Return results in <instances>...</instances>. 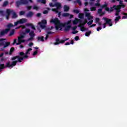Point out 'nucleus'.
I'll list each match as a JSON object with an SVG mask.
<instances>
[{
  "instance_id": "nucleus-21",
  "label": "nucleus",
  "mask_w": 127,
  "mask_h": 127,
  "mask_svg": "<svg viewBox=\"0 0 127 127\" xmlns=\"http://www.w3.org/2000/svg\"><path fill=\"white\" fill-rule=\"evenodd\" d=\"M17 62H18V61H14L12 62L11 64V68H13V67H14V66H15L17 64Z\"/></svg>"
},
{
  "instance_id": "nucleus-5",
  "label": "nucleus",
  "mask_w": 127,
  "mask_h": 127,
  "mask_svg": "<svg viewBox=\"0 0 127 127\" xmlns=\"http://www.w3.org/2000/svg\"><path fill=\"white\" fill-rule=\"evenodd\" d=\"M47 24V21L45 19L42 20L41 22L38 23L41 29H44L45 26Z\"/></svg>"
},
{
  "instance_id": "nucleus-43",
  "label": "nucleus",
  "mask_w": 127,
  "mask_h": 127,
  "mask_svg": "<svg viewBox=\"0 0 127 127\" xmlns=\"http://www.w3.org/2000/svg\"><path fill=\"white\" fill-rule=\"evenodd\" d=\"M78 27L81 28H80L81 31H82V32L85 31V30L84 29V27H85L82 26H78Z\"/></svg>"
},
{
  "instance_id": "nucleus-9",
  "label": "nucleus",
  "mask_w": 127,
  "mask_h": 127,
  "mask_svg": "<svg viewBox=\"0 0 127 127\" xmlns=\"http://www.w3.org/2000/svg\"><path fill=\"white\" fill-rule=\"evenodd\" d=\"M19 55L21 57H23V59H27V58H28V56L25 54L23 52H19Z\"/></svg>"
},
{
  "instance_id": "nucleus-38",
  "label": "nucleus",
  "mask_w": 127,
  "mask_h": 127,
  "mask_svg": "<svg viewBox=\"0 0 127 127\" xmlns=\"http://www.w3.org/2000/svg\"><path fill=\"white\" fill-rule=\"evenodd\" d=\"M73 12H74V13H76L77 14H78V13H80V11L78 9H73Z\"/></svg>"
},
{
  "instance_id": "nucleus-32",
  "label": "nucleus",
  "mask_w": 127,
  "mask_h": 127,
  "mask_svg": "<svg viewBox=\"0 0 127 127\" xmlns=\"http://www.w3.org/2000/svg\"><path fill=\"white\" fill-rule=\"evenodd\" d=\"M31 50H32V49L29 48L28 50H27L25 54H26V55H27L28 54H30V53H29V51H31Z\"/></svg>"
},
{
  "instance_id": "nucleus-50",
  "label": "nucleus",
  "mask_w": 127,
  "mask_h": 127,
  "mask_svg": "<svg viewBox=\"0 0 127 127\" xmlns=\"http://www.w3.org/2000/svg\"><path fill=\"white\" fill-rule=\"evenodd\" d=\"M80 39V38H79V36H76L74 38V40H75V41H78V40H79Z\"/></svg>"
},
{
  "instance_id": "nucleus-39",
  "label": "nucleus",
  "mask_w": 127,
  "mask_h": 127,
  "mask_svg": "<svg viewBox=\"0 0 127 127\" xmlns=\"http://www.w3.org/2000/svg\"><path fill=\"white\" fill-rule=\"evenodd\" d=\"M18 58H19V56H17L12 57L11 59L13 61L14 60H16V59H18Z\"/></svg>"
},
{
  "instance_id": "nucleus-52",
  "label": "nucleus",
  "mask_w": 127,
  "mask_h": 127,
  "mask_svg": "<svg viewBox=\"0 0 127 127\" xmlns=\"http://www.w3.org/2000/svg\"><path fill=\"white\" fill-rule=\"evenodd\" d=\"M99 21H100V18H95V23H98V22H99Z\"/></svg>"
},
{
  "instance_id": "nucleus-61",
  "label": "nucleus",
  "mask_w": 127,
  "mask_h": 127,
  "mask_svg": "<svg viewBox=\"0 0 127 127\" xmlns=\"http://www.w3.org/2000/svg\"><path fill=\"white\" fill-rule=\"evenodd\" d=\"M95 6H101V4L100 3L97 2L94 4Z\"/></svg>"
},
{
  "instance_id": "nucleus-37",
  "label": "nucleus",
  "mask_w": 127,
  "mask_h": 127,
  "mask_svg": "<svg viewBox=\"0 0 127 127\" xmlns=\"http://www.w3.org/2000/svg\"><path fill=\"white\" fill-rule=\"evenodd\" d=\"M78 17H79V18H80L81 19H82V18H84V14H83L82 13H79L78 15Z\"/></svg>"
},
{
  "instance_id": "nucleus-31",
  "label": "nucleus",
  "mask_w": 127,
  "mask_h": 127,
  "mask_svg": "<svg viewBox=\"0 0 127 127\" xmlns=\"http://www.w3.org/2000/svg\"><path fill=\"white\" fill-rule=\"evenodd\" d=\"M4 68H5L4 64H0V70H2V69H4Z\"/></svg>"
},
{
  "instance_id": "nucleus-55",
  "label": "nucleus",
  "mask_w": 127,
  "mask_h": 127,
  "mask_svg": "<svg viewBox=\"0 0 127 127\" xmlns=\"http://www.w3.org/2000/svg\"><path fill=\"white\" fill-rule=\"evenodd\" d=\"M19 24V21H17L16 22H14V26H16L18 24Z\"/></svg>"
},
{
  "instance_id": "nucleus-48",
  "label": "nucleus",
  "mask_w": 127,
  "mask_h": 127,
  "mask_svg": "<svg viewBox=\"0 0 127 127\" xmlns=\"http://www.w3.org/2000/svg\"><path fill=\"white\" fill-rule=\"evenodd\" d=\"M93 18H94L93 16L90 15V16L87 18V19H88V20H92V19H93Z\"/></svg>"
},
{
  "instance_id": "nucleus-46",
  "label": "nucleus",
  "mask_w": 127,
  "mask_h": 127,
  "mask_svg": "<svg viewBox=\"0 0 127 127\" xmlns=\"http://www.w3.org/2000/svg\"><path fill=\"white\" fill-rule=\"evenodd\" d=\"M96 8H97V7H92L91 8H90V10L91 11H95V10H96Z\"/></svg>"
},
{
  "instance_id": "nucleus-59",
  "label": "nucleus",
  "mask_w": 127,
  "mask_h": 127,
  "mask_svg": "<svg viewBox=\"0 0 127 127\" xmlns=\"http://www.w3.org/2000/svg\"><path fill=\"white\" fill-rule=\"evenodd\" d=\"M105 10H106V11H111V8H109L108 7H106L105 8Z\"/></svg>"
},
{
  "instance_id": "nucleus-45",
  "label": "nucleus",
  "mask_w": 127,
  "mask_h": 127,
  "mask_svg": "<svg viewBox=\"0 0 127 127\" xmlns=\"http://www.w3.org/2000/svg\"><path fill=\"white\" fill-rule=\"evenodd\" d=\"M120 15V12L116 10L115 16H119Z\"/></svg>"
},
{
  "instance_id": "nucleus-26",
  "label": "nucleus",
  "mask_w": 127,
  "mask_h": 127,
  "mask_svg": "<svg viewBox=\"0 0 127 127\" xmlns=\"http://www.w3.org/2000/svg\"><path fill=\"white\" fill-rule=\"evenodd\" d=\"M14 51V48L12 47L10 49V51L9 52V55H12V53Z\"/></svg>"
},
{
  "instance_id": "nucleus-56",
  "label": "nucleus",
  "mask_w": 127,
  "mask_h": 127,
  "mask_svg": "<svg viewBox=\"0 0 127 127\" xmlns=\"http://www.w3.org/2000/svg\"><path fill=\"white\" fill-rule=\"evenodd\" d=\"M36 16L37 17H40L41 16V13H37V14L36 15Z\"/></svg>"
},
{
  "instance_id": "nucleus-49",
  "label": "nucleus",
  "mask_w": 127,
  "mask_h": 127,
  "mask_svg": "<svg viewBox=\"0 0 127 127\" xmlns=\"http://www.w3.org/2000/svg\"><path fill=\"white\" fill-rule=\"evenodd\" d=\"M76 2L79 5H82V2H81V0H76Z\"/></svg>"
},
{
  "instance_id": "nucleus-60",
  "label": "nucleus",
  "mask_w": 127,
  "mask_h": 127,
  "mask_svg": "<svg viewBox=\"0 0 127 127\" xmlns=\"http://www.w3.org/2000/svg\"><path fill=\"white\" fill-rule=\"evenodd\" d=\"M33 8V9H36V10H38L39 8L37 6H34Z\"/></svg>"
},
{
  "instance_id": "nucleus-3",
  "label": "nucleus",
  "mask_w": 127,
  "mask_h": 127,
  "mask_svg": "<svg viewBox=\"0 0 127 127\" xmlns=\"http://www.w3.org/2000/svg\"><path fill=\"white\" fill-rule=\"evenodd\" d=\"M5 39L1 38L0 39V46H3V48H6V47L10 45V42H4Z\"/></svg>"
},
{
  "instance_id": "nucleus-19",
  "label": "nucleus",
  "mask_w": 127,
  "mask_h": 127,
  "mask_svg": "<svg viewBox=\"0 0 127 127\" xmlns=\"http://www.w3.org/2000/svg\"><path fill=\"white\" fill-rule=\"evenodd\" d=\"M16 17H17V14H16V13L13 10L12 12V18H16Z\"/></svg>"
},
{
  "instance_id": "nucleus-10",
  "label": "nucleus",
  "mask_w": 127,
  "mask_h": 127,
  "mask_svg": "<svg viewBox=\"0 0 127 127\" xmlns=\"http://www.w3.org/2000/svg\"><path fill=\"white\" fill-rule=\"evenodd\" d=\"M55 6L57 7V9H61L62 8V5H61V3L58 2L55 3Z\"/></svg>"
},
{
  "instance_id": "nucleus-42",
  "label": "nucleus",
  "mask_w": 127,
  "mask_h": 127,
  "mask_svg": "<svg viewBox=\"0 0 127 127\" xmlns=\"http://www.w3.org/2000/svg\"><path fill=\"white\" fill-rule=\"evenodd\" d=\"M94 22V20H91L90 21H89L88 23H87V24L88 25H91V24H93V22Z\"/></svg>"
},
{
  "instance_id": "nucleus-4",
  "label": "nucleus",
  "mask_w": 127,
  "mask_h": 127,
  "mask_svg": "<svg viewBox=\"0 0 127 127\" xmlns=\"http://www.w3.org/2000/svg\"><path fill=\"white\" fill-rule=\"evenodd\" d=\"M122 8L121 5H114L113 7H110V12H113V10H117V11L121 12Z\"/></svg>"
},
{
  "instance_id": "nucleus-28",
  "label": "nucleus",
  "mask_w": 127,
  "mask_h": 127,
  "mask_svg": "<svg viewBox=\"0 0 127 127\" xmlns=\"http://www.w3.org/2000/svg\"><path fill=\"white\" fill-rule=\"evenodd\" d=\"M88 22V21H87V19H85L84 21L83 22L82 24H81L78 26H85L86 24Z\"/></svg>"
},
{
  "instance_id": "nucleus-36",
  "label": "nucleus",
  "mask_w": 127,
  "mask_h": 127,
  "mask_svg": "<svg viewBox=\"0 0 127 127\" xmlns=\"http://www.w3.org/2000/svg\"><path fill=\"white\" fill-rule=\"evenodd\" d=\"M91 15V13L90 12H85V16L86 17H89V16Z\"/></svg>"
},
{
  "instance_id": "nucleus-22",
  "label": "nucleus",
  "mask_w": 127,
  "mask_h": 127,
  "mask_svg": "<svg viewBox=\"0 0 127 127\" xmlns=\"http://www.w3.org/2000/svg\"><path fill=\"white\" fill-rule=\"evenodd\" d=\"M11 68V64H10V62H8L6 63L5 68Z\"/></svg>"
},
{
  "instance_id": "nucleus-17",
  "label": "nucleus",
  "mask_w": 127,
  "mask_h": 127,
  "mask_svg": "<svg viewBox=\"0 0 127 127\" xmlns=\"http://www.w3.org/2000/svg\"><path fill=\"white\" fill-rule=\"evenodd\" d=\"M53 34V32L51 31H48L47 32V34L46 35V37L45 38V40H47L48 39V37H49V34Z\"/></svg>"
},
{
  "instance_id": "nucleus-44",
  "label": "nucleus",
  "mask_w": 127,
  "mask_h": 127,
  "mask_svg": "<svg viewBox=\"0 0 127 127\" xmlns=\"http://www.w3.org/2000/svg\"><path fill=\"white\" fill-rule=\"evenodd\" d=\"M102 11H103V9L100 8L98 9V13H99V14H101V13H102Z\"/></svg>"
},
{
  "instance_id": "nucleus-27",
  "label": "nucleus",
  "mask_w": 127,
  "mask_h": 127,
  "mask_svg": "<svg viewBox=\"0 0 127 127\" xmlns=\"http://www.w3.org/2000/svg\"><path fill=\"white\" fill-rule=\"evenodd\" d=\"M23 60H24V59H23V57H20V56H19V58H18V61H18V62H20V63L22 62Z\"/></svg>"
},
{
  "instance_id": "nucleus-8",
  "label": "nucleus",
  "mask_w": 127,
  "mask_h": 127,
  "mask_svg": "<svg viewBox=\"0 0 127 127\" xmlns=\"http://www.w3.org/2000/svg\"><path fill=\"white\" fill-rule=\"evenodd\" d=\"M10 30V29H5L0 32V36H3L5 34H7L8 31Z\"/></svg>"
},
{
  "instance_id": "nucleus-2",
  "label": "nucleus",
  "mask_w": 127,
  "mask_h": 127,
  "mask_svg": "<svg viewBox=\"0 0 127 127\" xmlns=\"http://www.w3.org/2000/svg\"><path fill=\"white\" fill-rule=\"evenodd\" d=\"M29 2H31V3H32L33 2V1L32 0H17L15 2L16 6V7H19L20 5H24L25 4H28Z\"/></svg>"
},
{
  "instance_id": "nucleus-63",
  "label": "nucleus",
  "mask_w": 127,
  "mask_h": 127,
  "mask_svg": "<svg viewBox=\"0 0 127 127\" xmlns=\"http://www.w3.org/2000/svg\"><path fill=\"white\" fill-rule=\"evenodd\" d=\"M25 36L22 35V34H21L20 35V38H21L22 39L25 37Z\"/></svg>"
},
{
  "instance_id": "nucleus-34",
  "label": "nucleus",
  "mask_w": 127,
  "mask_h": 127,
  "mask_svg": "<svg viewBox=\"0 0 127 127\" xmlns=\"http://www.w3.org/2000/svg\"><path fill=\"white\" fill-rule=\"evenodd\" d=\"M14 34V30H12V31L9 33L8 36H12Z\"/></svg>"
},
{
  "instance_id": "nucleus-62",
  "label": "nucleus",
  "mask_w": 127,
  "mask_h": 127,
  "mask_svg": "<svg viewBox=\"0 0 127 127\" xmlns=\"http://www.w3.org/2000/svg\"><path fill=\"white\" fill-rule=\"evenodd\" d=\"M37 53H38V52L37 51L34 52L33 53V56H35V55H36V54H37Z\"/></svg>"
},
{
  "instance_id": "nucleus-15",
  "label": "nucleus",
  "mask_w": 127,
  "mask_h": 127,
  "mask_svg": "<svg viewBox=\"0 0 127 127\" xmlns=\"http://www.w3.org/2000/svg\"><path fill=\"white\" fill-rule=\"evenodd\" d=\"M27 17H32L33 16V12L30 11L26 15Z\"/></svg>"
},
{
  "instance_id": "nucleus-6",
  "label": "nucleus",
  "mask_w": 127,
  "mask_h": 127,
  "mask_svg": "<svg viewBox=\"0 0 127 127\" xmlns=\"http://www.w3.org/2000/svg\"><path fill=\"white\" fill-rule=\"evenodd\" d=\"M103 19L105 20V24H108L109 26H113V21H112L111 19L108 18L107 17H104L103 18Z\"/></svg>"
},
{
  "instance_id": "nucleus-14",
  "label": "nucleus",
  "mask_w": 127,
  "mask_h": 127,
  "mask_svg": "<svg viewBox=\"0 0 127 127\" xmlns=\"http://www.w3.org/2000/svg\"><path fill=\"white\" fill-rule=\"evenodd\" d=\"M13 11V10H12V9H6V13L7 14L6 15L9 16V15H10V14L12 13Z\"/></svg>"
},
{
  "instance_id": "nucleus-25",
  "label": "nucleus",
  "mask_w": 127,
  "mask_h": 127,
  "mask_svg": "<svg viewBox=\"0 0 127 127\" xmlns=\"http://www.w3.org/2000/svg\"><path fill=\"white\" fill-rule=\"evenodd\" d=\"M121 19V16H118V17H116L114 20L115 21V23H117L118 21H119Z\"/></svg>"
},
{
  "instance_id": "nucleus-12",
  "label": "nucleus",
  "mask_w": 127,
  "mask_h": 127,
  "mask_svg": "<svg viewBox=\"0 0 127 127\" xmlns=\"http://www.w3.org/2000/svg\"><path fill=\"white\" fill-rule=\"evenodd\" d=\"M63 44V43H61V40L59 39V38H57L56 39V42L54 43L55 45H58L60 44Z\"/></svg>"
},
{
  "instance_id": "nucleus-40",
  "label": "nucleus",
  "mask_w": 127,
  "mask_h": 127,
  "mask_svg": "<svg viewBox=\"0 0 127 127\" xmlns=\"http://www.w3.org/2000/svg\"><path fill=\"white\" fill-rule=\"evenodd\" d=\"M69 38H66L64 40H61V43H65V41H67V40H69Z\"/></svg>"
},
{
  "instance_id": "nucleus-57",
  "label": "nucleus",
  "mask_w": 127,
  "mask_h": 127,
  "mask_svg": "<svg viewBox=\"0 0 127 127\" xmlns=\"http://www.w3.org/2000/svg\"><path fill=\"white\" fill-rule=\"evenodd\" d=\"M31 8H32V6H27V9H28V10H30V9H31Z\"/></svg>"
},
{
  "instance_id": "nucleus-23",
  "label": "nucleus",
  "mask_w": 127,
  "mask_h": 127,
  "mask_svg": "<svg viewBox=\"0 0 127 127\" xmlns=\"http://www.w3.org/2000/svg\"><path fill=\"white\" fill-rule=\"evenodd\" d=\"M8 5V1L5 0L3 2L2 6L3 7H5V6H7Z\"/></svg>"
},
{
  "instance_id": "nucleus-47",
  "label": "nucleus",
  "mask_w": 127,
  "mask_h": 127,
  "mask_svg": "<svg viewBox=\"0 0 127 127\" xmlns=\"http://www.w3.org/2000/svg\"><path fill=\"white\" fill-rule=\"evenodd\" d=\"M49 5L50 6L52 7H54V6H55V4H54L52 2H50L49 3Z\"/></svg>"
},
{
  "instance_id": "nucleus-51",
  "label": "nucleus",
  "mask_w": 127,
  "mask_h": 127,
  "mask_svg": "<svg viewBox=\"0 0 127 127\" xmlns=\"http://www.w3.org/2000/svg\"><path fill=\"white\" fill-rule=\"evenodd\" d=\"M107 6L108 5H107V4H105L104 5H101V7H102V8H106Z\"/></svg>"
},
{
  "instance_id": "nucleus-16",
  "label": "nucleus",
  "mask_w": 127,
  "mask_h": 127,
  "mask_svg": "<svg viewBox=\"0 0 127 127\" xmlns=\"http://www.w3.org/2000/svg\"><path fill=\"white\" fill-rule=\"evenodd\" d=\"M71 27L72 26L71 25H67L65 27L64 30L65 32H67V31H69L71 29Z\"/></svg>"
},
{
  "instance_id": "nucleus-35",
  "label": "nucleus",
  "mask_w": 127,
  "mask_h": 127,
  "mask_svg": "<svg viewBox=\"0 0 127 127\" xmlns=\"http://www.w3.org/2000/svg\"><path fill=\"white\" fill-rule=\"evenodd\" d=\"M14 25L12 23H10L7 25V27L8 28V29H9V28H11V27H13Z\"/></svg>"
},
{
  "instance_id": "nucleus-20",
  "label": "nucleus",
  "mask_w": 127,
  "mask_h": 127,
  "mask_svg": "<svg viewBox=\"0 0 127 127\" xmlns=\"http://www.w3.org/2000/svg\"><path fill=\"white\" fill-rule=\"evenodd\" d=\"M37 41H42L43 42L44 41V36H41V37H37Z\"/></svg>"
},
{
  "instance_id": "nucleus-11",
  "label": "nucleus",
  "mask_w": 127,
  "mask_h": 127,
  "mask_svg": "<svg viewBox=\"0 0 127 127\" xmlns=\"http://www.w3.org/2000/svg\"><path fill=\"white\" fill-rule=\"evenodd\" d=\"M31 32V31H30V29L27 28L25 29V32H23L21 33V34L22 35H24V36H25V35H26V34H29Z\"/></svg>"
},
{
  "instance_id": "nucleus-41",
  "label": "nucleus",
  "mask_w": 127,
  "mask_h": 127,
  "mask_svg": "<svg viewBox=\"0 0 127 127\" xmlns=\"http://www.w3.org/2000/svg\"><path fill=\"white\" fill-rule=\"evenodd\" d=\"M25 11H21L19 12V15H24L25 14Z\"/></svg>"
},
{
  "instance_id": "nucleus-18",
  "label": "nucleus",
  "mask_w": 127,
  "mask_h": 127,
  "mask_svg": "<svg viewBox=\"0 0 127 127\" xmlns=\"http://www.w3.org/2000/svg\"><path fill=\"white\" fill-rule=\"evenodd\" d=\"M64 11H65L66 12H67L69 11V10L70 9V7L67 6V5H64Z\"/></svg>"
},
{
  "instance_id": "nucleus-24",
  "label": "nucleus",
  "mask_w": 127,
  "mask_h": 127,
  "mask_svg": "<svg viewBox=\"0 0 127 127\" xmlns=\"http://www.w3.org/2000/svg\"><path fill=\"white\" fill-rule=\"evenodd\" d=\"M70 16V13H64L62 14V16L64 17H67L68 16Z\"/></svg>"
},
{
  "instance_id": "nucleus-54",
  "label": "nucleus",
  "mask_w": 127,
  "mask_h": 127,
  "mask_svg": "<svg viewBox=\"0 0 127 127\" xmlns=\"http://www.w3.org/2000/svg\"><path fill=\"white\" fill-rule=\"evenodd\" d=\"M49 12V11L48 10H46L43 12V14H47Z\"/></svg>"
},
{
  "instance_id": "nucleus-1",
  "label": "nucleus",
  "mask_w": 127,
  "mask_h": 127,
  "mask_svg": "<svg viewBox=\"0 0 127 127\" xmlns=\"http://www.w3.org/2000/svg\"><path fill=\"white\" fill-rule=\"evenodd\" d=\"M50 22L51 23H54L56 26V29L57 30H58L59 28H61V27H65V24L61 23L58 18L51 19Z\"/></svg>"
},
{
  "instance_id": "nucleus-33",
  "label": "nucleus",
  "mask_w": 127,
  "mask_h": 127,
  "mask_svg": "<svg viewBox=\"0 0 127 127\" xmlns=\"http://www.w3.org/2000/svg\"><path fill=\"white\" fill-rule=\"evenodd\" d=\"M91 33H92V31H89L88 32H86L85 33V36H90V34H91Z\"/></svg>"
},
{
  "instance_id": "nucleus-64",
  "label": "nucleus",
  "mask_w": 127,
  "mask_h": 127,
  "mask_svg": "<svg viewBox=\"0 0 127 127\" xmlns=\"http://www.w3.org/2000/svg\"><path fill=\"white\" fill-rule=\"evenodd\" d=\"M101 29H102V27H99L97 28V31H100V30H101Z\"/></svg>"
},
{
  "instance_id": "nucleus-58",
  "label": "nucleus",
  "mask_w": 127,
  "mask_h": 127,
  "mask_svg": "<svg viewBox=\"0 0 127 127\" xmlns=\"http://www.w3.org/2000/svg\"><path fill=\"white\" fill-rule=\"evenodd\" d=\"M41 28L39 26H37V30H38L39 31V32H41Z\"/></svg>"
},
{
  "instance_id": "nucleus-53",
  "label": "nucleus",
  "mask_w": 127,
  "mask_h": 127,
  "mask_svg": "<svg viewBox=\"0 0 127 127\" xmlns=\"http://www.w3.org/2000/svg\"><path fill=\"white\" fill-rule=\"evenodd\" d=\"M78 24V20H74L73 21V24L76 25Z\"/></svg>"
},
{
  "instance_id": "nucleus-13",
  "label": "nucleus",
  "mask_w": 127,
  "mask_h": 127,
  "mask_svg": "<svg viewBox=\"0 0 127 127\" xmlns=\"http://www.w3.org/2000/svg\"><path fill=\"white\" fill-rule=\"evenodd\" d=\"M18 21H19V23L20 24H23V23H25V22H27V19L25 18H22Z\"/></svg>"
},
{
  "instance_id": "nucleus-7",
  "label": "nucleus",
  "mask_w": 127,
  "mask_h": 127,
  "mask_svg": "<svg viewBox=\"0 0 127 127\" xmlns=\"http://www.w3.org/2000/svg\"><path fill=\"white\" fill-rule=\"evenodd\" d=\"M29 35L30 36V37L27 39V41H31L34 39V37H35V34L34 33V31H31V32L29 33Z\"/></svg>"
},
{
  "instance_id": "nucleus-29",
  "label": "nucleus",
  "mask_w": 127,
  "mask_h": 127,
  "mask_svg": "<svg viewBox=\"0 0 127 127\" xmlns=\"http://www.w3.org/2000/svg\"><path fill=\"white\" fill-rule=\"evenodd\" d=\"M52 28H53V27H51V28H50V27H48L46 26V25L45 27L44 28V29H45V30L46 31H48V30H51V29H52Z\"/></svg>"
},
{
  "instance_id": "nucleus-30",
  "label": "nucleus",
  "mask_w": 127,
  "mask_h": 127,
  "mask_svg": "<svg viewBox=\"0 0 127 127\" xmlns=\"http://www.w3.org/2000/svg\"><path fill=\"white\" fill-rule=\"evenodd\" d=\"M122 14L123 15H125L122 17V19H126V18H127V13L123 12Z\"/></svg>"
}]
</instances>
